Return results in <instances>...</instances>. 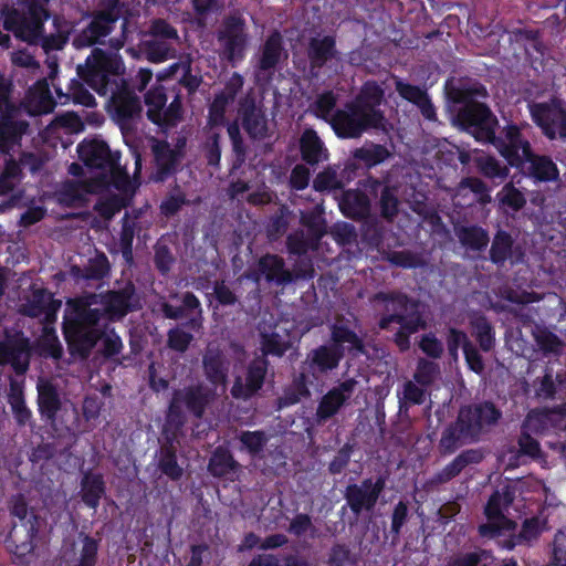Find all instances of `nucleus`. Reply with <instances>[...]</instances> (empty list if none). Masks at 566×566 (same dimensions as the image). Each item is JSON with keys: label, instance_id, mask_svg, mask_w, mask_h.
Segmentation results:
<instances>
[{"label": "nucleus", "instance_id": "8fccbe9b", "mask_svg": "<svg viewBox=\"0 0 566 566\" xmlns=\"http://www.w3.org/2000/svg\"><path fill=\"white\" fill-rule=\"evenodd\" d=\"M167 102L166 94L161 86H156L145 95L147 116L153 123L161 122V111Z\"/></svg>", "mask_w": 566, "mask_h": 566}, {"label": "nucleus", "instance_id": "4d7b16f0", "mask_svg": "<svg viewBox=\"0 0 566 566\" xmlns=\"http://www.w3.org/2000/svg\"><path fill=\"white\" fill-rule=\"evenodd\" d=\"M493 556L489 551L480 549L454 557L448 566H489Z\"/></svg>", "mask_w": 566, "mask_h": 566}, {"label": "nucleus", "instance_id": "423d86ee", "mask_svg": "<svg viewBox=\"0 0 566 566\" xmlns=\"http://www.w3.org/2000/svg\"><path fill=\"white\" fill-rule=\"evenodd\" d=\"M376 308L384 311V316L379 321L381 329L389 328L390 324L396 323L400 329L395 335V343L400 350L409 348V335L424 327V322L417 311V305L406 295L400 293H378L374 297Z\"/></svg>", "mask_w": 566, "mask_h": 566}, {"label": "nucleus", "instance_id": "de8ad7c7", "mask_svg": "<svg viewBox=\"0 0 566 566\" xmlns=\"http://www.w3.org/2000/svg\"><path fill=\"white\" fill-rule=\"evenodd\" d=\"M158 469L171 480H178L182 475V469L177 462L176 451L172 447L160 449L157 461Z\"/></svg>", "mask_w": 566, "mask_h": 566}, {"label": "nucleus", "instance_id": "cd10ccee", "mask_svg": "<svg viewBox=\"0 0 566 566\" xmlns=\"http://www.w3.org/2000/svg\"><path fill=\"white\" fill-rule=\"evenodd\" d=\"M566 415V408L532 410L523 422V430L531 433H542L556 427V419Z\"/></svg>", "mask_w": 566, "mask_h": 566}, {"label": "nucleus", "instance_id": "37998d69", "mask_svg": "<svg viewBox=\"0 0 566 566\" xmlns=\"http://www.w3.org/2000/svg\"><path fill=\"white\" fill-rule=\"evenodd\" d=\"M400 409L410 405H421L426 400L427 387L418 384L416 380L403 382L401 390L397 391Z\"/></svg>", "mask_w": 566, "mask_h": 566}, {"label": "nucleus", "instance_id": "e433bc0d", "mask_svg": "<svg viewBox=\"0 0 566 566\" xmlns=\"http://www.w3.org/2000/svg\"><path fill=\"white\" fill-rule=\"evenodd\" d=\"M81 494L83 502L92 507L96 509L99 504V500L105 492V485L102 475L86 473L81 483Z\"/></svg>", "mask_w": 566, "mask_h": 566}, {"label": "nucleus", "instance_id": "69168bd1", "mask_svg": "<svg viewBox=\"0 0 566 566\" xmlns=\"http://www.w3.org/2000/svg\"><path fill=\"white\" fill-rule=\"evenodd\" d=\"M150 33L155 39L166 40L179 43L177 30L163 19L154 20L150 27Z\"/></svg>", "mask_w": 566, "mask_h": 566}, {"label": "nucleus", "instance_id": "a18cd8bd", "mask_svg": "<svg viewBox=\"0 0 566 566\" xmlns=\"http://www.w3.org/2000/svg\"><path fill=\"white\" fill-rule=\"evenodd\" d=\"M333 345L337 347L347 346L348 349L361 350V340L343 321H337L332 326Z\"/></svg>", "mask_w": 566, "mask_h": 566}, {"label": "nucleus", "instance_id": "c756f323", "mask_svg": "<svg viewBox=\"0 0 566 566\" xmlns=\"http://www.w3.org/2000/svg\"><path fill=\"white\" fill-rule=\"evenodd\" d=\"M243 128L254 139H263L268 135V119L261 107L245 104L242 107Z\"/></svg>", "mask_w": 566, "mask_h": 566}, {"label": "nucleus", "instance_id": "dca6fc26", "mask_svg": "<svg viewBox=\"0 0 566 566\" xmlns=\"http://www.w3.org/2000/svg\"><path fill=\"white\" fill-rule=\"evenodd\" d=\"M384 484L381 479H378L376 482L371 479H367L360 484L348 485L345 497L350 510L355 514H359L364 510H373L384 489Z\"/></svg>", "mask_w": 566, "mask_h": 566}, {"label": "nucleus", "instance_id": "39448f33", "mask_svg": "<svg viewBox=\"0 0 566 566\" xmlns=\"http://www.w3.org/2000/svg\"><path fill=\"white\" fill-rule=\"evenodd\" d=\"M49 0H20L3 12L4 28L22 41L34 44L42 41L45 50L61 49L60 38H44L43 25L49 19Z\"/></svg>", "mask_w": 566, "mask_h": 566}, {"label": "nucleus", "instance_id": "6e6d98bb", "mask_svg": "<svg viewBox=\"0 0 566 566\" xmlns=\"http://www.w3.org/2000/svg\"><path fill=\"white\" fill-rule=\"evenodd\" d=\"M21 169L19 164L10 158L6 159V167L0 177V193L11 192L20 181Z\"/></svg>", "mask_w": 566, "mask_h": 566}, {"label": "nucleus", "instance_id": "338daca9", "mask_svg": "<svg viewBox=\"0 0 566 566\" xmlns=\"http://www.w3.org/2000/svg\"><path fill=\"white\" fill-rule=\"evenodd\" d=\"M553 559L548 566H566V533L558 531L553 541Z\"/></svg>", "mask_w": 566, "mask_h": 566}, {"label": "nucleus", "instance_id": "c85d7f7f", "mask_svg": "<svg viewBox=\"0 0 566 566\" xmlns=\"http://www.w3.org/2000/svg\"><path fill=\"white\" fill-rule=\"evenodd\" d=\"M483 458L480 450H465L457 455L449 464L439 471L433 478L432 482L437 484L447 483L455 478L460 472L471 463H479Z\"/></svg>", "mask_w": 566, "mask_h": 566}, {"label": "nucleus", "instance_id": "680f3d73", "mask_svg": "<svg viewBox=\"0 0 566 566\" xmlns=\"http://www.w3.org/2000/svg\"><path fill=\"white\" fill-rule=\"evenodd\" d=\"M181 102L180 98L176 96L175 99L170 103V105L165 111H161V122L156 124L160 126L164 130H167L169 128L175 127L181 119Z\"/></svg>", "mask_w": 566, "mask_h": 566}, {"label": "nucleus", "instance_id": "9b49d317", "mask_svg": "<svg viewBox=\"0 0 566 566\" xmlns=\"http://www.w3.org/2000/svg\"><path fill=\"white\" fill-rule=\"evenodd\" d=\"M212 396L211 391L203 386L188 387L176 391L169 406L167 424H175L176 427L182 424V407H186L196 417L200 418Z\"/></svg>", "mask_w": 566, "mask_h": 566}, {"label": "nucleus", "instance_id": "aec40b11", "mask_svg": "<svg viewBox=\"0 0 566 566\" xmlns=\"http://www.w3.org/2000/svg\"><path fill=\"white\" fill-rule=\"evenodd\" d=\"M207 379L213 385L226 386L230 363L217 343H209L202 356Z\"/></svg>", "mask_w": 566, "mask_h": 566}, {"label": "nucleus", "instance_id": "6ab92c4d", "mask_svg": "<svg viewBox=\"0 0 566 566\" xmlns=\"http://www.w3.org/2000/svg\"><path fill=\"white\" fill-rule=\"evenodd\" d=\"M545 528V523L539 517L526 518L520 528L516 531V523L514 522V530L506 532L505 536L497 537V545L505 549H513L516 546H531L541 536Z\"/></svg>", "mask_w": 566, "mask_h": 566}, {"label": "nucleus", "instance_id": "2eb2a0df", "mask_svg": "<svg viewBox=\"0 0 566 566\" xmlns=\"http://www.w3.org/2000/svg\"><path fill=\"white\" fill-rule=\"evenodd\" d=\"M268 370V360L264 357L253 359L244 376H235L231 387V396L234 399L248 400L263 386Z\"/></svg>", "mask_w": 566, "mask_h": 566}, {"label": "nucleus", "instance_id": "2f4dec72", "mask_svg": "<svg viewBox=\"0 0 566 566\" xmlns=\"http://www.w3.org/2000/svg\"><path fill=\"white\" fill-rule=\"evenodd\" d=\"M337 54L333 36L318 35L311 39L308 57L313 67H322L328 61L337 59Z\"/></svg>", "mask_w": 566, "mask_h": 566}, {"label": "nucleus", "instance_id": "4be33fe9", "mask_svg": "<svg viewBox=\"0 0 566 566\" xmlns=\"http://www.w3.org/2000/svg\"><path fill=\"white\" fill-rule=\"evenodd\" d=\"M343 357V349L335 345H322L307 354L306 365L315 378L335 369Z\"/></svg>", "mask_w": 566, "mask_h": 566}, {"label": "nucleus", "instance_id": "a19ab883", "mask_svg": "<svg viewBox=\"0 0 566 566\" xmlns=\"http://www.w3.org/2000/svg\"><path fill=\"white\" fill-rule=\"evenodd\" d=\"M455 233L461 244L471 250H483L489 243L488 232L476 226L457 228Z\"/></svg>", "mask_w": 566, "mask_h": 566}, {"label": "nucleus", "instance_id": "c9c22d12", "mask_svg": "<svg viewBox=\"0 0 566 566\" xmlns=\"http://www.w3.org/2000/svg\"><path fill=\"white\" fill-rule=\"evenodd\" d=\"M342 211L352 218H363L368 213V197L358 190H347L339 202Z\"/></svg>", "mask_w": 566, "mask_h": 566}, {"label": "nucleus", "instance_id": "864d4df0", "mask_svg": "<svg viewBox=\"0 0 566 566\" xmlns=\"http://www.w3.org/2000/svg\"><path fill=\"white\" fill-rule=\"evenodd\" d=\"M502 207L517 211L525 205L524 195L513 186V182L506 184L496 195Z\"/></svg>", "mask_w": 566, "mask_h": 566}, {"label": "nucleus", "instance_id": "a878e982", "mask_svg": "<svg viewBox=\"0 0 566 566\" xmlns=\"http://www.w3.org/2000/svg\"><path fill=\"white\" fill-rule=\"evenodd\" d=\"M283 39L280 32H273L264 42L258 57V67L264 72L273 71L282 59H285L286 52L283 49Z\"/></svg>", "mask_w": 566, "mask_h": 566}, {"label": "nucleus", "instance_id": "3c124183", "mask_svg": "<svg viewBox=\"0 0 566 566\" xmlns=\"http://www.w3.org/2000/svg\"><path fill=\"white\" fill-rule=\"evenodd\" d=\"M176 42L154 39L147 43L146 54L149 61L159 63L176 56Z\"/></svg>", "mask_w": 566, "mask_h": 566}, {"label": "nucleus", "instance_id": "c03bdc74", "mask_svg": "<svg viewBox=\"0 0 566 566\" xmlns=\"http://www.w3.org/2000/svg\"><path fill=\"white\" fill-rule=\"evenodd\" d=\"M56 92L60 104H65L69 101L86 107H93L96 104L95 97L77 80H72L67 94H62L60 91Z\"/></svg>", "mask_w": 566, "mask_h": 566}, {"label": "nucleus", "instance_id": "bf43d9fd", "mask_svg": "<svg viewBox=\"0 0 566 566\" xmlns=\"http://www.w3.org/2000/svg\"><path fill=\"white\" fill-rule=\"evenodd\" d=\"M467 190L471 191L481 202H486L490 200L488 188L485 184L479 178L463 179L457 188L455 197L464 196Z\"/></svg>", "mask_w": 566, "mask_h": 566}, {"label": "nucleus", "instance_id": "f03ea898", "mask_svg": "<svg viewBox=\"0 0 566 566\" xmlns=\"http://www.w3.org/2000/svg\"><path fill=\"white\" fill-rule=\"evenodd\" d=\"M134 291L129 284L122 291L69 300L63 326L69 344L86 356L104 334V315L109 319H119L135 307Z\"/></svg>", "mask_w": 566, "mask_h": 566}, {"label": "nucleus", "instance_id": "774afa93", "mask_svg": "<svg viewBox=\"0 0 566 566\" xmlns=\"http://www.w3.org/2000/svg\"><path fill=\"white\" fill-rule=\"evenodd\" d=\"M50 126L52 128L63 127L67 133L72 134L81 133L84 129L82 119L74 113H65L57 116Z\"/></svg>", "mask_w": 566, "mask_h": 566}, {"label": "nucleus", "instance_id": "a211bd4d", "mask_svg": "<svg viewBox=\"0 0 566 566\" xmlns=\"http://www.w3.org/2000/svg\"><path fill=\"white\" fill-rule=\"evenodd\" d=\"M118 19L119 12L116 8L107 12H99L75 39V44L77 46H90L95 43H104L103 39L113 31Z\"/></svg>", "mask_w": 566, "mask_h": 566}, {"label": "nucleus", "instance_id": "72a5a7b5", "mask_svg": "<svg viewBox=\"0 0 566 566\" xmlns=\"http://www.w3.org/2000/svg\"><path fill=\"white\" fill-rule=\"evenodd\" d=\"M259 271L266 281L286 284L292 281V274L284 268V261L277 255L266 254L259 261Z\"/></svg>", "mask_w": 566, "mask_h": 566}, {"label": "nucleus", "instance_id": "7c9ffc66", "mask_svg": "<svg viewBox=\"0 0 566 566\" xmlns=\"http://www.w3.org/2000/svg\"><path fill=\"white\" fill-rule=\"evenodd\" d=\"M80 547H75L72 557L66 554L63 562L66 566H95L97 562L98 542L81 534Z\"/></svg>", "mask_w": 566, "mask_h": 566}, {"label": "nucleus", "instance_id": "5701e85b", "mask_svg": "<svg viewBox=\"0 0 566 566\" xmlns=\"http://www.w3.org/2000/svg\"><path fill=\"white\" fill-rule=\"evenodd\" d=\"M490 258L496 264H504L510 261L511 264L523 263L525 250L521 244H515L512 237L505 231H499L492 242Z\"/></svg>", "mask_w": 566, "mask_h": 566}, {"label": "nucleus", "instance_id": "ddd939ff", "mask_svg": "<svg viewBox=\"0 0 566 566\" xmlns=\"http://www.w3.org/2000/svg\"><path fill=\"white\" fill-rule=\"evenodd\" d=\"M218 41L221 44L222 55L231 63L243 59L248 44L245 23L240 17L227 18L219 32Z\"/></svg>", "mask_w": 566, "mask_h": 566}, {"label": "nucleus", "instance_id": "5fc2aeb1", "mask_svg": "<svg viewBox=\"0 0 566 566\" xmlns=\"http://www.w3.org/2000/svg\"><path fill=\"white\" fill-rule=\"evenodd\" d=\"M473 331L481 349L489 352L495 343L494 331L484 317H476L472 322Z\"/></svg>", "mask_w": 566, "mask_h": 566}, {"label": "nucleus", "instance_id": "f3484780", "mask_svg": "<svg viewBox=\"0 0 566 566\" xmlns=\"http://www.w3.org/2000/svg\"><path fill=\"white\" fill-rule=\"evenodd\" d=\"M357 381L355 379H347L338 386L328 390L319 400L316 409V421L318 423L325 422L335 416L339 409L353 396Z\"/></svg>", "mask_w": 566, "mask_h": 566}, {"label": "nucleus", "instance_id": "7ed1b4c3", "mask_svg": "<svg viewBox=\"0 0 566 566\" xmlns=\"http://www.w3.org/2000/svg\"><path fill=\"white\" fill-rule=\"evenodd\" d=\"M127 25L128 21L125 18L122 23L120 36L109 40L114 52L107 53L102 49H94L85 64L77 65V75L93 91L99 95L109 94L113 115L122 125H126L142 111L139 97L122 77L124 64L117 53L125 43Z\"/></svg>", "mask_w": 566, "mask_h": 566}, {"label": "nucleus", "instance_id": "393cba45", "mask_svg": "<svg viewBox=\"0 0 566 566\" xmlns=\"http://www.w3.org/2000/svg\"><path fill=\"white\" fill-rule=\"evenodd\" d=\"M545 297V294L527 291H513L510 290L505 293L504 298L514 304L515 307L510 312L523 323H531L534 321L537 312L530 304L537 303Z\"/></svg>", "mask_w": 566, "mask_h": 566}, {"label": "nucleus", "instance_id": "412c9836", "mask_svg": "<svg viewBox=\"0 0 566 566\" xmlns=\"http://www.w3.org/2000/svg\"><path fill=\"white\" fill-rule=\"evenodd\" d=\"M30 361L29 340L13 338L0 342V364L10 365L18 375H23Z\"/></svg>", "mask_w": 566, "mask_h": 566}, {"label": "nucleus", "instance_id": "4468645a", "mask_svg": "<svg viewBox=\"0 0 566 566\" xmlns=\"http://www.w3.org/2000/svg\"><path fill=\"white\" fill-rule=\"evenodd\" d=\"M531 114L548 138H566V111L558 102L534 104Z\"/></svg>", "mask_w": 566, "mask_h": 566}, {"label": "nucleus", "instance_id": "f704fd0d", "mask_svg": "<svg viewBox=\"0 0 566 566\" xmlns=\"http://www.w3.org/2000/svg\"><path fill=\"white\" fill-rule=\"evenodd\" d=\"M301 150L304 160L311 165L327 159V149L313 129H306L301 137Z\"/></svg>", "mask_w": 566, "mask_h": 566}, {"label": "nucleus", "instance_id": "79ce46f5", "mask_svg": "<svg viewBox=\"0 0 566 566\" xmlns=\"http://www.w3.org/2000/svg\"><path fill=\"white\" fill-rule=\"evenodd\" d=\"M238 463L234 461L232 454L224 448H217L210 458L208 469L214 476H226L232 473Z\"/></svg>", "mask_w": 566, "mask_h": 566}, {"label": "nucleus", "instance_id": "bb28decb", "mask_svg": "<svg viewBox=\"0 0 566 566\" xmlns=\"http://www.w3.org/2000/svg\"><path fill=\"white\" fill-rule=\"evenodd\" d=\"M260 335L264 356H282L291 347L293 340L287 328L280 325H275L270 333L262 328Z\"/></svg>", "mask_w": 566, "mask_h": 566}, {"label": "nucleus", "instance_id": "e2e57ef3", "mask_svg": "<svg viewBox=\"0 0 566 566\" xmlns=\"http://www.w3.org/2000/svg\"><path fill=\"white\" fill-rule=\"evenodd\" d=\"M239 439L251 454L262 451L268 442V437L263 431H243Z\"/></svg>", "mask_w": 566, "mask_h": 566}, {"label": "nucleus", "instance_id": "b1692460", "mask_svg": "<svg viewBox=\"0 0 566 566\" xmlns=\"http://www.w3.org/2000/svg\"><path fill=\"white\" fill-rule=\"evenodd\" d=\"M478 442L474 434H470L465 423L460 422V416L455 422L449 424L441 433L439 450L441 454L449 455L467 443Z\"/></svg>", "mask_w": 566, "mask_h": 566}, {"label": "nucleus", "instance_id": "4c0bfd02", "mask_svg": "<svg viewBox=\"0 0 566 566\" xmlns=\"http://www.w3.org/2000/svg\"><path fill=\"white\" fill-rule=\"evenodd\" d=\"M52 296L45 290H34L30 297L21 305V312L30 317H39L50 314Z\"/></svg>", "mask_w": 566, "mask_h": 566}, {"label": "nucleus", "instance_id": "0eeeda50", "mask_svg": "<svg viewBox=\"0 0 566 566\" xmlns=\"http://www.w3.org/2000/svg\"><path fill=\"white\" fill-rule=\"evenodd\" d=\"M11 513L21 523L12 527L7 539V546L20 563H24L34 552L33 539L38 535L40 520L36 515L29 514L28 505L21 497L14 500Z\"/></svg>", "mask_w": 566, "mask_h": 566}, {"label": "nucleus", "instance_id": "49530a36", "mask_svg": "<svg viewBox=\"0 0 566 566\" xmlns=\"http://www.w3.org/2000/svg\"><path fill=\"white\" fill-rule=\"evenodd\" d=\"M180 73V82L188 87L189 91H195L199 87L201 80L190 74V61H181L171 64L167 70L158 75L159 80L176 76Z\"/></svg>", "mask_w": 566, "mask_h": 566}, {"label": "nucleus", "instance_id": "f257e3e1", "mask_svg": "<svg viewBox=\"0 0 566 566\" xmlns=\"http://www.w3.org/2000/svg\"><path fill=\"white\" fill-rule=\"evenodd\" d=\"M454 99L464 104L458 116L475 139L494 145L512 167L521 168L535 181L558 179L556 165L546 156L532 154L530 143L522 136L517 126L507 125L499 136H495L497 119L485 104L473 101L461 91L457 93Z\"/></svg>", "mask_w": 566, "mask_h": 566}, {"label": "nucleus", "instance_id": "20e7f679", "mask_svg": "<svg viewBox=\"0 0 566 566\" xmlns=\"http://www.w3.org/2000/svg\"><path fill=\"white\" fill-rule=\"evenodd\" d=\"M80 159L86 171L73 163L69 172L73 176H83V180L67 181L62 186L60 200L66 205H74L85 200L86 195L95 193L107 186L117 170V157L111 154L108 146L98 139L83 140L77 146Z\"/></svg>", "mask_w": 566, "mask_h": 566}, {"label": "nucleus", "instance_id": "13d9d810", "mask_svg": "<svg viewBox=\"0 0 566 566\" xmlns=\"http://www.w3.org/2000/svg\"><path fill=\"white\" fill-rule=\"evenodd\" d=\"M440 373L439 365L426 359H420L413 374V380L427 388L432 385Z\"/></svg>", "mask_w": 566, "mask_h": 566}, {"label": "nucleus", "instance_id": "052dcab7", "mask_svg": "<svg viewBox=\"0 0 566 566\" xmlns=\"http://www.w3.org/2000/svg\"><path fill=\"white\" fill-rule=\"evenodd\" d=\"M135 237V220L129 219L126 214L123 218L119 244L123 256L129 261L133 256V240Z\"/></svg>", "mask_w": 566, "mask_h": 566}, {"label": "nucleus", "instance_id": "6e6552de", "mask_svg": "<svg viewBox=\"0 0 566 566\" xmlns=\"http://www.w3.org/2000/svg\"><path fill=\"white\" fill-rule=\"evenodd\" d=\"M336 102L337 98L334 93L326 92L316 98L313 111L317 117L329 123L339 137H359L363 127V122L359 119L360 117L353 114L349 103L346 104L343 109H336Z\"/></svg>", "mask_w": 566, "mask_h": 566}, {"label": "nucleus", "instance_id": "f8f14e48", "mask_svg": "<svg viewBox=\"0 0 566 566\" xmlns=\"http://www.w3.org/2000/svg\"><path fill=\"white\" fill-rule=\"evenodd\" d=\"M460 422L465 423L470 434L478 441L489 433L502 418V411L491 401H481L462 407L459 411Z\"/></svg>", "mask_w": 566, "mask_h": 566}, {"label": "nucleus", "instance_id": "603ef678", "mask_svg": "<svg viewBox=\"0 0 566 566\" xmlns=\"http://www.w3.org/2000/svg\"><path fill=\"white\" fill-rule=\"evenodd\" d=\"M476 167L479 171L490 179L503 180L509 175V168L502 165L496 158L482 155L476 158Z\"/></svg>", "mask_w": 566, "mask_h": 566}, {"label": "nucleus", "instance_id": "ea45409f", "mask_svg": "<svg viewBox=\"0 0 566 566\" xmlns=\"http://www.w3.org/2000/svg\"><path fill=\"white\" fill-rule=\"evenodd\" d=\"M153 151L160 174L159 179H164L177 166L179 153L171 149L165 142H156L153 146Z\"/></svg>", "mask_w": 566, "mask_h": 566}, {"label": "nucleus", "instance_id": "1a4fd4ad", "mask_svg": "<svg viewBox=\"0 0 566 566\" xmlns=\"http://www.w3.org/2000/svg\"><path fill=\"white\" fill-rule=\"evenodd\" d=\"M384 102L382 87L374 82H366L355 98L349 103L353 114L357 115L361 123V133L368 128L384 127L385 117L377 107Z\"/></svg>", "mask_w": 566, "mask_h": 566}, {"label": "nucleus", "instance_id": "473e14b6", "mask_svg": "<svg viewBox=\"0 0 566 566\" xmlns=\"http://www.w3.org/2000/svg\"><path fill=\"white\" fill-rule=\"evenodd\" d=\"M56 102L53 101L46 82H38L30 88L27 96V107L33 115L49 114Z\"/></svg>", "mask_w": 566, "mask_h": 566}, {"label": "nucleus", "instance_id": "0e129e2a", "mask_svg": "<svg viewBox=\"0 0 566 566\" xmlns=\"http://www.w3.org/2000/svg\"><path fill=\"white\" fill-rule=\"evenodd\" d=\"M232 102V98L228 97L221 92L216 95L209 109V119L212 125H219L223 123L226 109Z\"/></svg>", "mask_w": 566, "mask_h": 566}, {"label": "nucleus", "instance_id": "58836bf2", "mask_svg": "<svg viewBox=\"0 0 566 566\" xmlns=\"http://www.w3.org/2000/svg\"><path fill=\"white\" fill-rule=\"evenodd\" d=\"M38 391L40 412L49 419H53L60 409V398L55 387L45 381L38 385Z\"/></svg>", "mask_w": 566, "mask_h": 566}, {"label": "nucleus", "instance_id": "09e8293b", "mask_svg": "<svg viewBox=\"0 0 566 566\" xmlns=\"http://www.w3.org/2000/svg\"><path fill=\"white\" fill-rule=\"evenodd\" d=\"M389 150L382 145H365L354 151V157L368 167H374L389 158Z\"/></svg>", "mask_w": 566, "mask_h": 566}, {"label": "nucleus", "instance_id": "9d476101", "mask_svg": "<svg viewBox=\"0 0 566 566\" xmlns=\"http://www.w3.org/2000/svg\"><path fill=\"white\" fill-rule=\"evenodd\" d=\"M512 502L513 495L509 488L496 491L491 495L484 510L488 523L479 527L482 537L497 538L514 530V522L504 515Z\"/></svg>", "mask_w": 566, "mask_h": 566}]
</instances>
